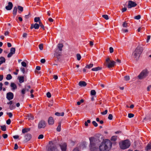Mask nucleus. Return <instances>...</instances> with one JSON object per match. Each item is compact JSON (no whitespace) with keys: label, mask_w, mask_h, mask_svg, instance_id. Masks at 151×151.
Listing matches in <instances>:
<instances>
[{"label":"nucleus","mask_w":151,"mask_h":151,"mask_svg":"<svg viewBox=\"0 0 151 151\" xmlns=\"http://www.w3.org/2000/svg\"><path fill=\"white\" fill-rule=\"evenodd\" d=\"M112 143L108 139H105L101 142L99 146L101 151H109L111 147Z\"/></svg>","instance_id":"f257e3e1"},{"label":"nucleus","mask_w":151,"mask_h":151,"mask_svg":"<svg viewBox=\"0 0 151 151\" xmlns=\"http://www.w3.org/2000/svg\"><path fill=\"white\" fill-rule=\"evenodd\" d=\"M57 142L56 140L50 141L49 145L47 146L48 150L49 151H57Z\"/></svg>","instance_id":"f03ea898"},{"label":"nucleus","mask_w":151,"mask_h":151,"mask_svg":"<svg viewBox=\"0 0 151 151\" xmlns=\"http://www.w3.org/2000/svg\"><path fill=\"white\" fill-rule=\"evenodd\" d=\"M131 145L130 141L128 139L123 141L119 143L120 148L122 149H125L128 148Z\"/></svg>","instance_id":"7ed1b4c3"},{"label":"nucleus","mask_w":151,"mask_h":151,"mask_svg":"<svg viewBox=\"0 0 151 151\" xmlns=\"http://www.w3.org/2000/svg\"><path fill=\"white\" fill-rule=\"evenodd\" d=\"M141 53L142 50L140 47H138L132 53V56L133 58L137 60L139 58Z\"/></svg>","instance_id":"20e7f679"},{"label":"nucleus","mask_w":151,"mask_h":151,"mask_svg":"<svg viewBox=\"0 0 151 151\" xmlns=\"http://www.w3.org/2000/svg\"><path fill=\"white\" fill-rule=\"evenodd\" d=\"M149 72L147 69H145L142 71L138 76L139 79H142L147 76Z\"/></svg>","instance_id":"39448f33"},{"label":"nucleus","mask_w":151,"mask_h":151,"mask_svg":"<svg viewBox=\"0 0 151 151\" xmlns=\"http://www.w3.org/2000/svg\"><path fill=\"white\" fill-rule=\"evenodd\" d=\"M90 142V145L89 146L90 148L91 151L95 150L96 148L95 146V139L93 137H91L89 138Z\"/></svg>","instance_id":"423d86ee"},{"label":"nucleus","mask_w":151,"mask_h":151,"mask_svg":"<svg viewBox=\"0 0 151 151\" xmlns=\"http://www.w3.org/2000/svg\"><path fill=\"white\" fill-rule=\"evenodd\" d=\"M106 61L107 64V67L109 68L113 67L116 63V62L113 60H110L108 58L106 59Z\"/></svg>","instance_id":"0eeeda50"},{"label":"nucleus","mask_w":151,"mask_h":151,"mask_svg":"<svg viewBox=\"0 0 151 151\" xmlns=\"http://www.w3.org/2000/svg\"><path fill=\"white\" fill-rule=\"evenodd\" d=\"M46 126L45 123V121L42 120L40 121L38 124V128L41 129L42 128H44Z\"/></svg>","instance_id":"6e6552de"},{"label":"nucleus","mask_w":151,"mask_h":151,"mask_svg":"<svg viewBox=\"0 0 151 151\" xmlns=\"http://www.w3.org/2000/svg\"><path fill=\"white\" fill-rule=\"evenodd\" d=\"M137 5V4L135 2L132 1H129L128 2V7L129 8H131L132 7L135 6Z\"/></svg>","instance_id":"1a4fd4ad"},{"label":"nucleus","mask_w":151,"mask_h":151,"mask_svg":"<svg viewBox=\"0 0 151 151\" xmlns=\"http://www.w3.org/2000/svg\"><path fill=\"white\" fill-rule=\"evenodd\" d=\"M14 98V95L13 93L11 92L8 93L6 94V98L9 101L13 99Z\"/></svg>","instance_id":"9d476101"},{"label":"nucleus","mask_w":151,"mask_h":151,"mask_svg":"<svg viewBox=\"0 0 151 151\" xmlns=\"http://www.w3.org/2000/svg\"><path fill=\"white\" fill-rule=\"evenodd\" d=\"M67 145L65 143H61L60 145L62 151H66L67 149Z\"/></svg>","instance_id":"9b49d317"},{"label":"nucleus","mask_w":151,"mask_h":151,"mask_svg":"<svg viewBox=\"0 0 151 151\" xmlns=\"http://www.w3.org/2000/svg\"><path fill=\"white\" fill-rule=\"evenodd\" d=\"M13 6L12 3L11 2H9L8 3V5L5 7V9L7 10H10L12 9Z\"/></svg>","instance_id":"f8f14e48"},{"label":"nucleus","mask_w":151,"mask_h":151,"mask_svg":"<svg viewBox=\"0 0 151 151\" xmlns=\"http://www.w3.org/2000/svg\"><path fill=\"white\" fill-rule=\"evenodd\" d=\"M31 138V135L29 134H27L24 136V141L27 142L30 140Z\"/></svg>","instance_id":"ddd939ff"},{"label":"nucleus","mask_w":151,"mask_h":151,"mask_svg":"<svg viewBox=\"0 0 151 151\" xmlns=\"http://www.w3.org/2000/svg\"><path fill=\"white\" fill-rule=\"evenodd\" d=\"M48 122L49 125H52L53 124L54 120L52 117H50L48 119Z\"/></svg>","instance_id":"4468645a"},{"label":"nucleus","mask_w":151,"mask_h":151,"mask_svg":"<svg viewBox=\"0 0 151 151\" xmlns=\"http://www.w3.org/2000/svg\"><path fill=\"white\" fill-rule=\"evenodd\" d=\"M10 87L11 88V90L13 91H14L17 89L16 85L14 83H11Z\"/></svg>","instance_id":"2eb2a0df"},{"label":"nucleus","mask_w":151,"mask_h":151,"mask_svg":"<svg viewBox=\"0 0 151 151\" xmlns=\"http://www.w3.org/2000/svg\"><path fill=\"white\" fill-rule=\"evenodd\" d=\"M39 27V25L37 23H35L34 24L31 25V28H34L35 29H38Z\"/></svg>","instance_id":"dca6fc26"},{"label":"nucleus","mask_w":151,"mask_h":151,"mask_svg":"<svg viewBox=\"0 0 151 151\" xmlns=\"http://www.w3.org/2000/svg\"><path fill=\"white\" fill-rule=\"evenodd\" d=\"M26 117L29 120H33L34 119V116L31 114H27Z\"/></svg>","instance_id":"f3484780"},{"label":"nucleus","mask_w":151,"mask_h":151,"mask_svg":"<svg viewBox=\"0 0 151 151\" xmlns=\"http://www.w3.org/2000/svg\"><path fill=\"white\" fill-rule=\"evenodd\" d=\"M17 8L16 6H15L13 9V14L14 17L16 15L17 12Z\"/></svg>","instance_id":"a211bd4d"},{"label":"nucleus","mask_w":151,"mask_h":151,"mask_svg":"<svg viewBox=\"0 0 151 151\" xmlns=\"http://www.w3.org/2000/svg\"><path fill=\"white\" fill-rule=\"evenodd\" d=\"M79 85L81 86H85L86 85V83L84 81H80L79 83Z\"/></svg>","instance_id":"6ab92c4d"},{"label":"nucleus","mask_w":151,"mask_h":151,"mask_svg":"<svg viewBox=\"0 0 151 151\" xmlns=\"http://www.w3.org/2000/svg\"><path fill=\"white\" fill-rule=\"evenodd\" d=\"M18 79L20 83H22L24 81V77L23 76H20L18 77Z\"/></svg>","instance_id":"aec40b11"},{"label":"nucleus","mask_w":151,"mask_h":151,"mask_svg":"<svg viewBox=\"0 0 151 151\" xmlns=\"http://www.w3.org/2000/svg\"><path fill=\"white\" fill-rule=\"evenodd\" d=\"M30 130V128H24L22 129V132L23 133H25L29 132Z\"/></svg>","instance_id":"412c9836"},{"label":"nucleus","mask_w":151,"mask_h":151,"mask_svg":"<svg viewBox=\"0 0 151 151\" xmlns=\"http://www.w3.org/2000/svg\"><path fill=\"white\" fill-rule=\"evenodd\" d=\"M55 115L58 116H63L64 115V113L62 112L61 113H60L58 112H56L55 113Z\"/></svg>","instance_id":"4be33fe9"},{"label":"nucleus","mask_w":151,"mask_h":151,"mask_svg":"<svg viewBox=\"0 0 151 151\" xmlns=\"http://www.w3.org/2000/svg\"><path fill=\"white\" fill-rule=\"evenodd\" d=\"M58 47L59 50L61 51L62 50V48L63 47V45L62 44H58Z\"/></svg>","instance_id":"5701e85b"},{"label":"nucleus","mask_w":151,"mask_h":151,"mask_svg":"<svg viewBox=\"0 0 151 151\" xmlns=\"http://www.w3.org/2000/svg\"><path fill=\"white\" fill-rule=\"evenodd\" d=\"M151 149V144H148L145 148V150L147 151Z\"/></svg>","instance_id":"b1692460"},{"label":"nucleus","mask_w":151,"mask_h":151,"mask_svg":"<svg viewBox=\"0 0 151 151\" xmlns=\"http://www.w3.org/2000/svg\"><path fill=\"white\" fill-rule=\"evenodd\" d=\"M101 69V68L99 67H96V68H92L91 69V70L93 71H97Z\"/></svg>","instance_id":"393cba45"},{"label":"nucleus","mask_w":151,"mask_h":151,"mask_svg":"<svg viewBox=\"0 0 151 151\" xmlns=\"http://www.w3.org/2000/svg\"><path fill=\"white\" fill-rule=\"evenodd\" d=\"M93 66V64H90L89 65H86L85 67L86 68L90 69Z\"/></svg>","instance_id":"a878e982"},{"label":"nucleus","mask_w":151,"mask_h":151,"mask_svg":"<svg viewBox=\"0 0 151 151\" xmlns=\"http://www.w3.org/2000/svg\"><path fill=\"white\" fill-rule=\"evenodd\" d=\"M12 78V77L11 74H8L6 77V79L7 80H10Z\"/></svg>","instance_id":"bb28decb"},{"label":"nucleus","mask_w":151,"mask_h":151,"mask_svg":"<svg viewBox=\"0 0 151 151\" xmlns=\"http://www.w3.org/2000/svg\"><path fill=\"white\" fill-rule=\"evenodd\" d=\"M117 138V137L116 136H114L111 137V140L112 141H115L116 140Z\"/></svg>","instance_id":"cd10ccee"},{"label":"nucleus","mask_w":151,"mask_h":151,"mask_svg":"<svg viewBox=\"0 0 151 151\" xmlns=\"http://www.w3.org/2000/svg\"><path fill=\"white\" fill-rule=\"evenodd\" d=\"M34 21L35 22H39V21H40V20L39 17H36L34 18Z\"/></svg>","instance_id":"c85d7f7f"},{"label":"nucleus","mask_w":151,"mask_h":151,"mask_svg":"<svg viewBox=\"0 0 151 151\" xmlns=\"http://www.w3.org/2000/svg\"><path fill=\"white\" fill-rule=\"evenodd\" d=\"M15 49L14 47H12L10 49V52H11L12 53L14 54H15Z\"/></svg>","instance_id":"c756f323"},{"label":"nucleus","mask_w":151,"mask_h":151,"mask_svg":"<svg viewBox=\"0 0 151 151\" xmlns=\"http://www.w3.org/2000/svg\"><path fill=\"white\" fill-rule=\"evenodd\" d=\"M1 129L3 131H5L6 130V128L5 125H4L1 126Z\"/></svg>","instance_id":"7c9ffc66"},{"label":"nucleus","mask_w":151,"mask_h":151,"mask_svg":"<svg viewBox=\"0 0 151 151\" xmlns=\"http://www.w3.org/2000/svg\"><path fill=\"white\" fill-rule=\"evenodd\" d=\"M91 94L93 96H94L96 94V92L95 90H93L91 91Z\"/></svg>","instance_id":"2f4dec72"},{"label":"nucleus","mask_w":151,"mask_h":151,"mask_svg":"<svg viewBox=\"0 0 151 151\" xmlns=\"http://www.w3.org/2000/svg\"><path fill=\"white\" fill-rule=\"evenodd\" d=\"M76 57L77 60H80L81 58V56L79 54H77L76 55Z\"/></svg>","instance_id":"473e14b6"},{"label":"nucleus","mask_w":151,"mask_h":151,"mask_svg":"<svg viewBox=\"0 0 151 151\" xmlns=\"http://www.w3.org/2000/svg\"><path fill=\"white\" fill-rule=\"evenodd\" d=\"M60 130H61V124L60 123L57 128V130L58 131V132H60Z\"/></svg>","instance_id":"72a5a7b5"},{"label":"nucleus","mask_w":151,"mask_h":151,"mask_svg":"<svg viewBox=\"0 0 151 151\" xmlns=\"http://www.w3.org/2000/svg\"><path fill=\"white\" fill-rule=\"evenodd\" d=\"M39 27L40 26L43 29H44V26L42 24V23L40 21H39Z\"/></svg>","instance_id":"f704fd0d"},{"label":"nucleus","mask_w":151,"mask_h":151,"mask_svg":"<svg viewBox=\"0 0 151 151\" xmlns=\"http://www.w3.org/2000/svg\"><path fill=\"white\" fill-rule=\"evenodd\" d=\"M17 8L18 9V10L21 12H22L23 11V7L22 6H18Z\"/></svg>","instance_id":"c9c22d12"},{"label":"nucleus","mask_w":151,"mask_h":151,"mask_svg":"<svg viewBox=\"0 0 151 151\" xmlns=\"http://www.w3.org/2000/svg\"><path fill=\"white\" fill-rule=\"evenodd\" d=\"M128 23H126V22H124L122 24V26L124 27H127L128 26Z\"/></svg>","instance_id":"e433bc0d"},{"label":"nucleus","mask_w":151,"mask_h":151,"mask_svg":"<svg viewBox=\"0 0 151 151\" xmlns=\"http://www.w3.org/2000/svg\"><path fill=\"white\" fill-rule=\"evenodd\" d=\"M102 17L106 20H108L109 19L108 16L107 15H102Z\"/></svg>","instance_id":"4c0bfd02"},{"label":"nucleus","mask_w":151,"mask_h":151,"mask_svg":"<svg viewBox=\"0 0 151 151\" xmlns=\"http://www.w3.org/2000/svg\"><path fill=\"white\" fill-rule=\"evenodd\" d=\"M21 64L22 66L24 67H26L27 66L26 63L24 61H23L21 63Z\"/></svg>","instance_id":"58836bf2"},{"label":"nucleus","mask_w":151,"mask_h":151,"mask_svg":"<svg viewBox=\"0 0 151 151\" xmlns=\"http://www.w3.org/2000/svg\"><path fill=\"white\" fill-rule=\"evenodd\" d=\"M134 116V114L131 113H129L128 114V117L129 118H132Z\"/></svg>","instance_id":"ea45409f"},{"label":"nucleus","mask_w":151,"mask_h":151,"mask_svg":"<svg viewBox=\"0 0 151 151\" xmlns=\"http://www.w3.org/2000/svg\"><path fill=\"white\" fill-rule=\"evenodd\" d=\"M124 80L126 81H128L129 80V77L128 76H126L124 77Z\"/></svg>","instance_id":"a19ab883"},{"label":"nucleus","mask_w":151,"mask_h":151,"mask_svg":"<svg viewBox=\"0 0 151 151\" xmlns=\"http://www.w3.org/2000/svg\"><path fill=\"white\" fill-rule=\"evenodd\" d=\"M141 18V16L140 15H138L137 16H135L134 17V18L135 19H137V20H139V19H140Z\"/></svg>","instance_id":"79ce46f5"},{"label":"nucleus","mask_w":151,"mask_h":151,"mask_svg":"<svg viewBox=\"0 0 151 151\" xmlns=\"http://www.w3.org/2000/svg\"><path fill=\"white\" fill-rule=\"evenodd\" d=\"M7 115H8L9 117L10 118H12L13 116L11 112H7L6 113Z\"/></svg>","instance_id":"37998d69"},{"label":"nucleus","mask_w":151,"mask_h":151,"mask_svg":"<svg viewBox=\"0 0 151 151\" xmlns=\"http://www.w3.org/2000/svg\"><path fill=\"white\" fill-rule=\"evenodd\" d=\"M26 91V88H23L21 91V93L22 94H24Z\"/></svg>","instance_id":"c03bdc74"},{"label":"nucleus","mask_w":151,"mask_h":151,"mask_svg":"<svg viewBox=\"0 0 151 151\" xmlns=\"http://www.w3.org/2000/svg\"><path fill=\"white\" fill-rule=\"evenodd\" d=\"M92 123L95 127H96L98 126V124L95 121H93Z\"/></svg>","instance_id":"a18cd8bd"},{"label":"nucleus","mask_w":151,"mask_h":151,"mask_svg":"<svg viewBox=\"0 0 151 151\" xmlns=\"http://www.w3.org/2000/svg\"><path fill=\"white\" fill-rule=\"evenodd\" d=\"M39 47L40 49V50H42L43 49V45L42 44H40L39 45Z\"/></svg>","instance_id":"49530a36"},{"label":"nucleus","mask_w":151,"mask_h":151,"mask_svg":"<svg viewBox=\"0 0 151 151\" xmlns=\"http://www.w3.org/2000/svg\"><path fill=\"white\" fill-rule=\"evenodd\" d=\"M108 118L109 120H112L113 118V116L111 114H109L108 117Z\"/></svg>","instance_id":"de8ad7c7"},{"label":"nucleus","mask_w":151,"mask_h":151,"mask_svg":"<svg viewBox=\"0 0 151 151\" xmlns=\"http://www.w3.org/2000/svg\"><path fill=\"white\" fill-rule=\"evenodd\" d=\"M47 96V97L50 98L51 97V94L49 92H48L46 94Z\"/></svg>","instance_id":"09e8293b"},{"label":"nucleus","mask_w":151,"mask_h":151,"mask_svg":"<svg viewBox=\"0 0 151 151\" xmlns=\"http://www.w3.org/2000/svg\"><path fill=\"white\" fill-rule=\"evenodd\" d=\"M13 54H12V53L10 52L8 55L7 57L9 58H10L11 57L12 55H13Z\"/></svg>","instance_id":"8fccbe9b"},{"label":"nucleus","mask_w":151,"mask_h":151,"mask_svg":"<svg viewBox=\"0 0 151 151\" xmlns=\"http://www.w3.org/2000/svg\"><path fill=\"white\" fill-rule=\"evenodd\" d=\"M11 121L10 119H9L6 121V123L8 125L10 124L11 123Z\"/></svg>","instance_id":"3c124183"},{"label":"nucleus","mask_w":151,"mask_h":151,"mask_svg":"<svg viewBox=\"0 0 151 151\" xmlns=\"http://www.w3.org/2000/svg\"><path fill=\"white\" fill-rule=\"evenodd\" d=\"M109 51L110 53H112L114 51L113 48L112 47H110L109 48Z\"/></svg>","instance_id":"603ef678"},{"label":"nucleus","mask_w":151,"mask_h":151,"mask_svg":"<svg viewBox=\"0 0 151 151\" xmlns=\"http://www.w3.org/2000/svg\"><path fill=\"white\" fill-rule=\"evenodd\" d=\"M107 111H108L107 110H106L102 112L101 113V114L102 115H104L106 114L107 113Z\"/></svg>","instance_id":"864d4df0"},{"label":"nucleus","mask_w":151,"mask_h":151,"mask_svg":"<svg viewBox=\"0 0 151 151\" xmlns=\"http://www.w3.org/2000/svg\"><path fill=\"white\" fill-rule=\"evenodd\" d=\"M20 70L23 73H25V69L24 68L22 67L20 68Z\"/></svg>","instance_id":"5fc2aeb1"},{"label":"nucleus","mask_w":151,"mask_h":151,"mask_svg":"<svg viewBox=\"0 0 151 151\" xmlns=\"http://www.w3.org/2000/svg\"><path fill=\"white\" fill-rule=\"evenodd\" d=\"M44 137V136L42 134H40L39 135L38 137L39 139H42Z\"/></svg>","instance_id":"6e6d98bb"},{"label":"nucleus","mask_w":151,"mask_h":151,"mask_svg":"<svg viewBox=\"0 0 151 151\" xmlns=\"http://www.w3.org/2000/svg\"><path fill=\"white\" fill-rule=\"evenodd\" d=\"M30 88V86H27L25 87V88H26V91H28L29 89Z\"/></svg>","instance_id":"4d7b16f0"},{"label":"nucleus","mask_w":151,"mask_h":151,"mask_svg":"<svg viewBox=\"0 0 151 151\" xmlns=\"http://www.w3.org/2000/svg\"><path fill=\"white\" fill-rule=\"evenodd\" d=\"M2 136L4 138V139H6V138L7 137H8V135L7 134H4L3 135H2Z\"/></svg>","instance_id":"13d9d810"},{"label":"nucleus","mask_w":151,"mask_h":151,"mask_svg":"<svg viewBox=\"0 0 151 151\" xmlns=\"http://www.w3.org/2000/svg\"><path fill=\"white\" fill-rule=\"evenodd\" d=\"M3 84L1 83H0V91L2 89Z\"/></svg>","instance_id":"bf43d9fd"},{"label":"nucleus","mask_w":151,"mask_h":151,"mask_svg":"<svg viewBox=\"0 0 151 151\" xmlns=\"http://www.w3.org/2000/svg\"><path fill=\"white\" fill-rule=\"evenodd\" d=\"M18 148V146L17 144H15L14 145V149L16 150Z\"/></svg>","instance_id":"052dcab7"},{"label":"nucleus","mask_w":151,"mask_h":151,"mask_svg":"<svg viewBox=\"0 0 151 151\" xmlns=\"http://www.w3.org/2000/svg\"><path fill=\"white\" fill-rule=\"evenodd\" d=\"M19 136L18 135H15L13 136V137L14 139H16L19 138Z\"/></svg>","instance_id":"680f3d73"},{"label":"nucleus","mask_w":151,"mask_h":151,"mask_svg":"<svg viewBox=\"0 0 151 151\" xmlns=\"http://www.w3.org/2000/svg\"><path fill=\"white\" fill-rule=\"evenodd\" d=\"M127 8L125 7L124 8L122 9V12H125L127 10Z\"/></svg>","instance_id":"e2e57ef3"},{"label":"nucleus","mask_w":151,"mask_h":151,"mask_svg":"<svg viewBox=\"0 0 151 151\" xmlns=\"http://www.w3.org/2000/svg\"><path fill=\"white\" fill-rule=\"evenodd\" d=\"M40 62L42 63H44L45 62V59H42L41 60Z\"/></svg>","instance_id":"0e129e2a"},{"label":"nucleus","mask_w":151,"mask_h":151,"mask_svg":"<svg viewBox=\"0 0 151 151\" xmlns=\"http://www.w3.org/2000/svg\"><path fill=\"white\" fill-rule=\"evenodd\" d=\"M27 35V34L26 33H24L23 34V37L24 38H26Z\"/></svg>","instance_id":"69168bd1"},{"label":"nucleus","mask_w":151,"mask_h":151,"mask_svg":"<svg viewBox=\"0 0 151 151\" xmlns=\"http://www.w3.org/2000/svg\"><path fill=\"white\" fill-rule=\"evenodd\" d=\"M89 44L91 47H92L93 45V42L92 41H90Z\"/></svg>","instance_id":"338daca9"},{"label":"nucleus","mask_w":151,"mask_h":151,"mask_svg":"<svg viewBox=\"0 0 151 151\" xmlns=\"http://www.w3.org/2000/svg\"><path fill=\"white\" fill-rule=\"evenodd\" d=\"M40 69H41V67L40 66H37L36 67V69L37 70H40Z\"/></svg>","instance_id":"774afa93"}]
</instances>
